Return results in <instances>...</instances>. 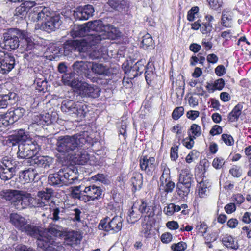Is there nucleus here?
I'll use <instances>...</instances> for the list:
<instances>
[{"label": "nucleus", "instance_id": "obj_1", "mask_svg": "<svg viewBox=\"0 0 251 251\" xmlns=\"http://www.w3.org/2000/svg\"><path fill=\"white\" fill-rule=\"evenodd\" d=\"M8 140L12 146L18 145L17 157L21 159L33 158L40 151L41 147L36 141L32 140L28 132L20 129Z\"/></svg>", "mask_w": 251, "mask_h": 251}, {"label": "nucleus", "instance_id": "obj_2", "mask_svg": "<svg viewBox=\"0 0 251 251\" xmlns=\"http://www.w3.org/2000/svg\"><path fill=\"white\" fill-rule=\"evenodd\" d=\"M64 234V229L62 226L50 225L37 239V246L44 247L49 251H64L63 246L58 241V238L63 237Z\"/></svg>", "mask_w": 251, "mask_h": 251}, {"label": "nucleus", "instance_id": "obj_3", "mask_svg": "<svg viewBox=\"0 0 251 251\" xmlns=\"http://www.w3.org/2000/svg\"><path fill=\"white\" fill-rule=\"evenodd\" d=\"M86 142L84 136L80 134L60 136L56 143V149L64 155L73 156L75 151L79 150Z\"/></svg>", "mask_w": 251, "mask_h": 251}, {"label": "nucleus", "instance_id": "obj_4", "mask_svg": "<svg viewBox=\"0 0 251 251\" xmlns=\"http://www.w3.org/2000/svg\"><path fill=\"white\" fill-rule=\"evenodd\" d=\"M62 111L74 117H76L81 120L84 118L88 111L87 106L78 102H75L72 100H67L62 102Z\"/></svg>", "mask_w": 251, "mask_h": 251}, {"label": "nucleus", "instance_id": "obj_5", "mask_svg": "<svg viewBox=\"0 0 251 251\" xmlns=\"http://www.w3.org/2000/svg\"><path fill=\"white\" fill-rule=\"evenodd\" d=\"M18 162L10 156L2 158L0 162V178L7 180L12 178L18 167Z\"/></svg>", "mask_w": 251, "mask_h": 251}, {"label": "nucleus", "instance_id": "obj_6", "mask_svg": "<svg viewBox=\"0 0 251 251\" xmlns=\"http://www.w3.org/2000/svg\"><path fill=\"white\" fill-rule=\"evenodd\" d=\"M9 221L15 227L25 232L28 235L34 236L38 231L36 226L27 224V220L22 215L17 213H11L9 215Z\"/></svg>", "mask_w": 251, "mask_h": 251}, {"label": "nucleus", "instance_id": "obj_7", "mask_svg": "<svg viewBox=\"0 0 251 251\" xmlns=\"http://www.w3.org/2000/svg\"><path fill=\"white\" fill-rule=\"evenodd\" d=\"M193 182V175L188 170H182L176 184L177 194L182 198L187 196L190 192L192 183Z\"/></svg>", "mask_w": 251, "mask_h": 251}, {"label": "nucleus", "instance_id": "obj_8", "mask_svg": "<svg viewBox=\"0 0 251 251\" xmlns=\"http://www.w3.org/2000/svg\"><path fill=\"white\" fill-rule=\"evenodd\" d=\"M102 37L99 34H90L79 40H74L73 45L75 46L77 51L80 52H85L89 50L90 48L100 43Z\"/></svg>", "mask_w": 251, "mask_h": 251}, {"label": "nucleus", "instance_id": "obj_9", "mask_svg": "<svg viewBox=\"0 0 251 251\" xmlns=\"http://www.w3.org/2000/svg\"><path fill=\"white\" fill-rule=\"evenodd\" d=\"M122 218L120 216H115L112 219L106 217L100 220L98 228L105 231H111L113 233H117L122 227Z\"/></svg>", "mask_w": 251, "mask_h": 251}, {"label": "nucleus", "instance_id": "obj_10", "mask_svg": "<svg viewBox=\"0 0 251 251\" xmlns=\"http://www.w3.org/2000/svg\"><path fill=\"white\" fill-rule=\"evenodd\" d=\"M20 197L18 198L15 207L17 209H22L27 206L42 207L43 202H39L38 200L31 197L30 193L25 191H20Z\"/></svg>", "mask_w": 251, "mask_h": 251}, {"label": "nucleus", "instance_id": "obj_11", "mask_svg": "<svg viewBox=\"0 0 251 251\" xmlns=\"http://www.w3.org/2000/svg\"><path fill=\"white\" fill-rule=\"evenodd\" d=\"M22 31L16 29H10L3 34L4 47L6 50H15L19 46L20 36Z\"/></svg>", "mask_w": 251, "mask_h": 251}, {"label": "nucleus", "instance_id": "obj_12", "mask_svg": "<svg viewBox=\"0 0 251 251\" xmlns=\"http://www.w3.org/2000/svg\"><path fill=\"white\" fill-rule=\"evenodd\" d=\"M15 60L10 53L0 50V67L3 74L10 72L14 67Z\"/></svg>", "mask_w": 251, "mask_h": 251}, {"label": "nucleus", "instance_id": "obj_13", "mask_svg": "<svg viewBox=\"0 0 251 251\" xmlns=\"http://www.w3.org/2000/svg\"><path fill=\"white\" fill-rule=\"evenodd\" d=\"M62 24L60 16L59 15H50L45 22L41 25V29L51 32L58 29Z\"/></svg>", "mask_w": 251, "mask_h": 251}, {"label": "nucleus", "instance_id": "obj_14", "mask_svg": "<svg viewBox=\"0 0 251 251\" xmlns=\"http://www.w3.org/2000/svg\"><path fill=\"white\" fill-rule=\"evenodd\" d=\"M94 12L93 6L87 5L76 8L74 11V16L76 20H86L93 16Z\"/></svg>", "mask_w": 251, "mask_h": 251}, {"label": "nucleus", "instance_id": "obj_15", "mask_svg": "<svg viewBox=\"0 0 251 251\" xmlns=\"http://www.w3.org/2000/svg\"><path fill=\"white\" fill-rule=\"evenodd\" d=\"M140 166L148 175H152L156 167L155 159L153 157L142 156L140 159Z\"/></svg>", "mask_w": 251, "mask_h": 251}, {"label": "nucleus", "instance_id": "obj_16", "mask_svg": "<svg viewBox=\"0 0 251 251\" xmlns=\"http://www.w3.org/2000/svg\"><path fill=\"white\" fill-rule=\"evenodd\" d=\"M79 87L80 93L84 97L96 98L100 95V90L97 86L84 83L81 84Z\"/></svg>", "mask_w": 251, "mask_h": 251}, {"label": "nucleus", "instance_id": "obj_17", "mask_svg": "<svg viewBox=\"0 0 251 251\" xmlns=\"http://www.w3.org/2000/svg\"><path fill=\"white\" fill-rule=\"evenodd\" d=\"M60 177L62 180L63 185H68L73 183L77 180L76 174L69 167H64L59 170Z\"/></svg>", "mask_w": 251, "mask_h": 251}, {"label": "nucleus", "instance_id": "obj_18", "mask_svg": "<svg viewBox=\"0 0 251 251\" xmlns=\"http://www.w3.org/2000/svg\"><path fill=\"white\" fill-rule=\"evenodd\" d=\"M234 10L226 9L223 10L221 17V24L226 27H231L233 24V19L235 16Z\"/></svg>", "mask_w": 251, "mask_h": 251}, {"label": "nucleus", "instance_id": "obj_19", "mask_svg": "<svg viewBox=\"0 0 251 251\" xmlns=\"http://www.w3.org/2000/svg\"><path fill=\"white\" fill-rule=\"evenodd\" d=\"M20 38L23 40L20 48L22 50L30 51L34 48V43L32 38L25 31L20 32Z\"/></svg>", "mask_w": 251, "mask_h": 251}, {"label": "nucleus", "instance_id": "obj_20", "mask_svg": "<svg viewBox=\"0 0 251 251\" xmlns=\"http://www.w3.org/2000/svg\"><path fill=\"white\" fill-rule=\"evenodd\" d=\"M51 15V12L47 7H41L40 9L36 11H34L33 13L31 14V18L34 21H42L43 23L45 22Z\"/></svg>", "mask_w": 251, "mask_h": 251}, {"label": "nucleus", "instance_id": "obj_21", "mask_svg": "<svg viewBox=\"0 0 251 251\" xmlns=\"http://www.w3.org/2000/svg\"><path fill=\"white\" fill-rule=\"evenodd\" d=\"M31 163L39 167L48 168L53 163V159L48 156H35Z\"/></svg>", "mask_w": 251, "mask_h": 251}, {"label": "nucleus", "instance_id": "obj_22", "mask_svg": "<svg viewBox=\"0 0 251 251\" xmlns=\"http://www.w3.org/2000/svg\"><path fill=\"white\" fill-rule=\"evenodd\" d=\"M89 32L90 31H95L96 33L93 34L100 35V33L102 32L104 29V27L103 25L102 22L100 20H96L93 22H89L86 23ZM100 35L102 37V40L105 38L103 35L101 34Z\"/></svg>", "mask_w": 251, "mask_h": 251}, {"label": "nucleus", "instance_id": "obj_23", "mask_svg": "<svg viewBox=\"0 0 251 251\" xmlns=\"http://www.w3.org/2000/svg\"><path fill=\"white\" fill-rule=\"evenodd\" d=\"M82 192L84 194H87L90 198L94 201L100 197L102 194V190L100 187L97 186L95 185H91L85 187Z\"/></svg>", "mask_w": 251, "mask_h": 251}, {"label": "nucleus", "instance_id": "obj_24", "mask_svg": "<svg viewBox=\"0 0 251 251\" xmlns=\"http://www.w3.org/2000/svg\"><path fill=\"white\" fill-rule=\"evenodd\" d=\"M137 209L141 214H146L143 218L144 221H148L151 217H152L154 214L153 207L149 203L143 200Z\"/></svg>", "mask_w": 251, "mask_h": 251}, {"label": "nucleus", "instance_id": "obj_25", "mask_svg": "<svg viewBox=\"0 0 251 251\" xmlns=\"http://www.w3.org/2000/svg\"><path fill=\"white\" fill-rule=\"evenodd\" d=\"M36 175L37 173L35 170L28 169L20 173L19 178L24 183H29L34 180Z\"/></svg>", "mask_w": 251, "mask_h": 251}, {"label": "nucleus", "instance_id": "obj_26", "mask_svg": "<svg viewBox=\"0 0 251 251\" xmlns=\"http://www.w3.org/2000/svg\"><path fill=\"white\" fill-rule=\"evenodd\" d=\"M19 192L20 191L18 190H8L2 191L1 196L6 200L11 201L15 206V203H17L18 198L20 197Z\"/></svg>", "mask_w": 251, "mask_h": 251}, {"label": "nucleus", "instance_id": "obj_27", "mask_svg": "<svg viewBox=\"0 0 251 251\" xmlns=\"http://www.w3.org/2000/svg\"><path fill=\"white\" fill-rule=\"evenodd\" d=\"M8 118H10L11 122L13 124L22 118L25 113V110L22 107H17V108H10L7 112Z\"/></svg>", "mask_w": 251, "mask_h": 251}, {"label": "nucleus", "instance_id": "obj_28", "mask_svg": "<svg viewBox=\"0 0 251 251\" xmlns=\"http://www.w3.org/2000/svg\"><path fill=\"white\" fill-rule=\"evenodd\" d=\"M73 69L79 74H87L91 67V62L76 61L73 65Z\"/></svg>", "mask_w": 251, "mask_h": 251}, {"label": "nucleus", "instance_id": "obj_29", "mask_svg": "<svg viewBox=\"0 0 251 251\" xmlns=\"http://www.w3.org/2000/svg\"><path fill=\"white\" fill-rule=\"evenodd\" d=\"M92 72L99 75L107 76L110 74L109 69L101 63H91V67Z\"/></svg>", "mask_w": 251, "mask_h": 251}, {"label": "nucleus", "instance_id": "obj_30", "mask_svg": "<svg viewBox=\"0 0 251 251\" xmlns=\"http://www.w3.org/2000/svg\"><path fill=\"white\" fill-rule=\"evenodd\" d=\"M16 94L15 93H9L6 95H0V109L5 108L9 103L15 100Z\"/></svg>", "mask_w": 251, "mask_h": 251}, {"label": "nucleus", "instance_id": "obj_31", "mask_svg": "<svg viewBox=\"0 0 251 251\" xmlns=\"http://www.w3.org/2000/svg\"><path fill=\"white\" fill-rule=\"evenodd\" d=\"M52 191L51 189H46V191H41L38 193L37 198H35L36 200H38L39 202H43L42 207L47 205L48 201L50 199Z\"/></svg>", "mask_w": 251, "mask_h": 251}, {"label": "nucleus", "instance_id": "obj_32", "mask_svg": "<svg viewBox=\"0 0 251 251\" xmlns=\"http://www.w3.org/2000/svg\"><path fill=\"white\" fill-rule=\"evenodd\" d=\"M224 246L231 249L237 250L239 248L237 241L233 236L226 234L222 240Z\"/></svg>", "mask_w": 251, "mask_h": 251}, {"label": "nucleus", "instance_id": "obj_33", "mask_svg": "<svg viewBox=\"0 0 251 251\" xmlns=\"http://www.w3.org/2000/svg\"><path fill=\"white\" fill-rule=\"evenodd\" d=\"M88 33L89 30L86 24H85L75 26L71 32V34L73 36L75 37L84 36L85 37L89 35Z\"/></svg>", "mask_w": 251, "mask_h": 251}, {"label": "nucleus", "instance_id": "obj_34", "mask_svg": "<svg viewBox=\"0 0 251 251\" xmlns=\"http://www.w3.org/2000/svg\"><path fill=\"white\" fill-rule=\"evenodd\" d=\"M243 108V106L241 104H238L236 105L229 113L228 116V121L233 122L238 120L239 116L241 114V111Z\"/></svg>", "mask_w": 251, "mask_h": 251}, {"label": "nucleus", "instance_id": "obj_35", "mask_svg": "<svg viewBox=\"0 0 251 251\" xmlns=\"http://www.w3.org/2000/svg\"><path fill=\"white\" fill-rule=\"evenodd\" d=\"M73 156H75V162L79 165H84L89 159V154L83 150H81L78 152V154L75 152V154L74 153Z\"/></svg>", "mask_w": 251, "mask_h": 251}, {"label": "nucleus", "instance_id": "obj_36", "mask_svg": "<svg viewBox=\"0 0 251 251\" xmlns=\"http://www.w3.org/2000/svg\"><path fill=\"white\" fill-rule=\"evenodd\" d=\"M62 79L64 84L71 86L72 87L75 86L77 85V81L75 78V73H66L62 75Z\"/></svg>", "mask_w": 251, "mask_h": 251}, {"label": "nucleus", "instance_id": "obj_37", "mask_svg": "<svg viewBox=\"0 0 251 251\" xmlns=\"http://www.w3.org/2000/svg\"><path fill=\"white\" fill-rule=\"evenodd\" d=\"M141 217V213L136 208L135 205H133L129 211L127 222L129 223H135L138 221Z\"/></svg>", "mask_w": 251, "mask_h": 251}, {"label": "nucleus", "instance_id": "obj_38", "mask_svg": "<svg viewBox=\"0 0 251 251\" xmlns=\"http://www.w3.org/2000/svg\"><path fill=\"white\" fill-rule=\"evenodd\" d=\"M48 182L50 185L54 186H62V180L60 177L59 171L54 174L49 175L48 177Z\"/></svg>", "mask_w": 251, "mask_h": 251}, {"label": "nucleus", "instance_id": "obj_39", "mask_svg": "<svg viewBox=\"0 0 251 251\" xmlns=\"http://www.w3.org/2000/svg\"><path fill=\"white\" fill-rule=\"evenodd\" d=\"M154 45V41L150 34L147 33L143 36L142 41V48L145 50L151 49L153 48Z\"/></svg>", "mask_w": 251, "mask_h": 251}, {"label": "nucleus", "instance_id": "obj_40", "mask_svg": "<svg viewBox=\"0 0 251 251\" xmlns=\"http://www.w3.org/2000/svg\"><path fill=\"white\" fill-rule=\"evenodd\" d=\"M131 182L135 190H139L143 183V176L141 174L136 173L131 178Z\"/></svg>", "mask_w": 251, "mask_h": 251}, {"label": "nucleus", "instance_id": "obj_41", "mask_svg": "<svg viewBox=\"0 0 251 251\" xmlns=\"http://www.w3.org/2000/svg\"><path fill=\"white\" fill-rule=\"evenodd\" d=\"M197 182L199 183L198 186V194L200 197L204 198L207 196V186L205 184L203 178L201 179L199 177L197 178Z\"/></svg>", "mask_w": 251, "mask_h": 251}, {"label": "nucleus", "instance_id": "obj_42", "mask_svg": "<svg viewBox=\"0 0 251 251\" xmlns=\"http://www.w3.org/2000/svg\"><path fill=\"white\" fill-rule=\"evenodd\" d=\"M145 66H144V61L142 60H140L138 61L133 67V68L131 69L129 71H136L137 73L135 75H140L145 69Z\"/></svg>", "mask_w": 251, "mask_h": 251}, {"label": "nucleus", "instance_id": "obj_43", "mask_svg": "<svg viewBox=\"0 0 251 251\" xmlns=\"http://www.w3.org/2000/svg\"><path fill=\"white\" fill-rule=\"evenodd\" d=\"M8 117L9 115L8 116L7 112L4 115H0V127H7L13 124V123L11 122L10 118H9Z\"/></svg>", "mask_w": 251, "mask_h": 251}, {"label": "nucleus", "instance_id": "obj_44", "mask_svg": "<svg viewBox=\"0 0 251 251\" xmlns=\"http://www.w3.org/2000/svg\"><path fill=\"white\" fill-rule=\"evenodd\" d=\"M65 237V239L71 242V243H75L77 241V234L76 232L74 231L68 232L66 233L64 232L63 237Z\"/></svg>", "mask_w": 251, "mask_h": 251}, {"label": "nucleus", "instance_id": "obj_45", "mask_svg": "<svg viewBox=\"0 0 251 251\" xmlns=\"http://www.w3.org/2000/svg\"><path fill=\"white\" fill-rule=\"evenodd\" d=\"M184 111V109L182 106L176 107L172 114V118L175 120H178L183 114Z\"/></svg>", "mask_w": 251, "mask_h": 251}, {"label": "nucleus", "instance_id": "obj_46", "mask_svg": "<svg viewBox=\"0 0 251 251\" xmlns=\"http://www.w3.org/2000/svg\"><path fill=\"white\" fill-rule=\"evenodd\" d=\"M195 139V137L192 136V135L190 134H189V137H186L183 140L182 144L187 149H190L194 146V140Z\"/></svg>", "mask_w": 251, "mask_h": 251}, {"label": "nucleus", "instance_id": "obj_47", "mask_svg": "<svg viewBox=\"0 0 251 251\" xmlns=\"http://www.w3.org/2000/svg\"><path fill=\"white\" fill-rule=\"evenodd\" d=\"M225 163V159L223 157H216L213 160L212 166L216 169H220L224 166Z\"/></svg>", "mask_w": 251, "mask_h": 251}, {"label": "nucleus", "instance_id": "obj_48", "mask_svg": "<svg viewBox=\"0 0 251 251\" xmlns=\"http://www.w3.org/2000/svg\"><path fill=\"white\" fill-rule=\"evenodd\" d=\"M186 248V243L182 241L176 244H173L171 246V249L174 251H184Z\"/></svg>", "mask_w": 251, "mask_h": 251}, {"label": "nucleus", "instance_id": "obj_49", "mask_svg": "<svg viewBox=\"0 0 251 251\" xmlns=\"http://www.w3.org/2000/svg\"><path fill=\"white\" fill-rule=\"evenodd\" d=\"M27 12L25 7L21 4L20 6L16 8L15 15L20 18H23L25 16Z\"/></svg>", "mask_w": 251, "mask_h": 251}, {"label": "nucleus", "instance_id": "obj_50", "mask_svg": "<svg viewBox=\"0 0 251 251\" xmlns=\"http://www.w3.org/2000/svg\"><path fill=\"white\" fill-rule=\"evenodd\" d=\"M229 173L234 177H240L242 174L240 167L233 166L230 170Z\"/></svg>", "mask_w": 251, "mask_h": 251}, {"label": "nucleus", "instance_id": "obj_51", "mask_svg": "<svg viewBox=\"0 0 251 251\" xmlns=\"http://www.w3.org/2000/svg\"><path fill=\"white\" fill-rule=\"evenodd\" d=\"M163 187L164 191L168 193H171L173 192L175 187V184L174 182L172 181L171 180H169L166 182H164V186H162Z\"/></svg>", "mask_w": 251, "mask_h": 251}, {"label": "nucleus", "instance_id": "obj_52", "mask_svg": "<svg viewBox=\"0 0 251 251\" xmlns=\"http://www.w3.org/2000/svg\"><path fill=\"white\" fill-rule=\"evenodd\" d=\"M190 131L192 132V136L199 137L201 134V128L199 125L193 124L191 125Z\"/></svg>", "mask_w": 251, "mask_h": 251}, {"label": "nucleus", "instance_id": "obj_53", "mask_svg": "<svg viewBox=\"0 0 251 251\" xmlns=\"http://www.w3.org/2000/svg\"><path fill=\"white\" fill-rule=\"evenodd\" d=\"M63 210L61 211L58 208H56L53 209L52 211V220L54 221H58L60 219L63 220H65L64 218L61 217V216L63 215Z\"/></svg>", "mask_w": 251, "mask_h": 251}, {"label": "nucleus", "instance_id": "obj_54", "mask_svg": "<svg viewBox=\"0 0 251 251\" xmlns=\"http://www.w3.org/2000/svg\"><path fill=\"white\" fill-rule=\"evenodd\" d=\"M169 170L165 169L163 172V173L160 176V181L161 182L160 187L164 186V182H166L169 180H170L169 176Z\"/></svg>", "mask_w": 251, "mask_h": 251}, {"label": "nucleus", "instance_id": "obj_55", "mask_svg": "<svg viewBox=\"0 0 251 251\" xmlns=\"http://www.w3.org/2000/svg\"><path fill=\"white\" fill-rule=\"evenodd\" d=\"M196 229L200 233H202V236L207 232L208 226L204 223L200 222L198 223L196 227Z\"/></svg>", "mask_w": 251, "mask_h": 251}, {"label": "nucleus", "instance_id": "obj_56", "mask_svg": "<svg viewBox=\"0 0 251 251\" xmlns=\"http://www.w3.org/2000/svg\"><path fill=\"white\" fill-rule=\"evenodd\" d=\"M212 29V25L211 23H205L201 24V31L202 34H207L210 33Z\"/></svg>", "mask_w": 251, "mask_h": 251}, {"label": "nucleus", "instance_id": "obj_57", "mask_svg": "<svg viewBox=\"0 0 251 251\" xmlns=\"http://www.w3.org/2000/svg\"><path fill=\"white\" fill-rule=\"evenodd\" d=\"M210 7L213 9H217L222 6V0H207Z\"/></svg>", "mask_w": 251, "mask_h": 251}, {"label": "nucleus", "instance_id": "obj_58", "mask_svg": "<svg viewBox=\"0 0 251 251\" xmlns=\"http://www.w3.org/2000/svg\"><path fill=\"white\" fill-rule=\"evenodd\" d=\"M74 40L68 41L64 44V49L65 52H72L73 50H77L75 46L73 45Z\"/></svg>", "mask_w": 251, "mask_h": 251}, {"label": "nucleus", "instance_id": "obj_59", "mask_svg": "<svg viewBox=\"0 0 251 251\" xmlns=\"http://www.w3.org/2000/svg\"><path fill=\"white\" fill-rule=\"evenodd\" d=\"M222 139L224 141V142L228 146H231L234 143L233 138L229 134H222Z\"/></svg>", "mask_w": 251, "mask_h": 251}, {"label": "nucleus", "instance_id": "obj_60", "mask_svg": "<svg viewBox=\"0 0 251 251\" xmlns=\"http://www.w3.org/2000/svg\"><path fill=\"white\" fill-rule=\"evenodd\" d=\"M92 179L95 181H99L102 183L106 184L107 182V179L105 176L102 174H98L92 177Z\"/></svg>", "mask_w": 251, "mask_h": 251}, {"label": "nucleus", "instance_id": "obj_61", "mask_svg": "<svg viewBox=\"0 0 251 251\" xmlns=\"http://www.w3.org/2000/svg\"><path fill=\"white\" fill-rule=\"evenodd\" d=\"M80 188L81 186H76L73 188L71 192V195L73 198L79 199L82 193V191L80 190Z\"/></svg>", "mask_w": 251, "mask_h": 251}, {"label": "nucleus", "instance_id": "obj_62", "mask_svg": "<svg viewBox=\"0 0 251 251\" xmlns=\"http://www.w3.org/2000/svg\"><path fill=\"white\" fill-rule=\"evenodd\" d=\"M42 119L40 123L41 126L49 125L51 123L50 119V116L49 114L46 113L45 115H41Z\"/></svg>", "mask_w": 251, "mask_h": 251}, {"label": "nucleus", "instance_id": "obj_63", "mask_svg": "<svg viewBox=\"0 0 251 251\" xmlns=\"http://www.w3.org/2000/svg\"><path fill=\"white\" fill-rule=\"evenodd\" d=\"M73 211L74 212L73 215L74 216V218L73 219V221L74 222H80V215L82 213L81 210L78 208H75L73 210Z\"/></svg>", "mask_w": 251, "mask_h": 251}, {"label": "nucleus", "instance_id": "obj_64", "mask_svg": "<svg viewBox=\"0 0 251 251\" xmlns=\"http://www.w3.org/2000/svg\"><path fill=\"white\" fill-rule=\"evenodd\" d=\"M172 240V235L169 233L166 232L162 234L161 236V240L163 243H168Z\"/></svg>", "mask_w": 251, "mask_h": 251}]
</instances>
